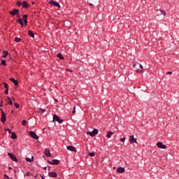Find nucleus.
I'll use <instances>...</instances> for the list:
<instances>
[{
    "label": "nucleus",
    "mask_w": 179,
    "mask_h": 179,
    "mask_svg": "<svg viewBox=\"0 0 179 179\" xmlns=\"http://www.w3.org/2000/svg\"><path fill=\"white\" fill-rule=\"evenodd\" d=\"M134 71L136 72H138V73H141L143 71V66H142V64L140 63H135L133 64Z\"/></svg>",
    "instance_id": "nucleus-1"
},
{
    "label": "nucleus",
    "mask_w": 179,
    "mask_h": 179,
    "mask_svg": "<svg viewBox=\"0 0 179 179\" xmlns=\"http://www.w3.org/2000/svg\"><path fill=\"white\" fill-rule=\"evenodd\" d=\"M19 12H20V10L19 9L14 8V9H13L12 11H9V14L11 16H16L17 15V17H19Z\"/></svg>",
    "instance_id": "nucleus-2"
},
{
    "label": "nucleus",
    "mask_w": 179,
    "mask_h": 179,
    "mask_svg": "<svg viewBox=\"0 0 179 179\" xmlns=\"http://www.w3.org/2000/svg\"><path fill=\"white\" fill-rule=\"evenodd\" d=\"M99 134V129H94L92 131L87 132V135H90V136H96Z\"/></svg>",
    "instance_id": "nucleus-3"
},
{
    "label": "nucleus",
    "mask_w": 179,
    "mask_h": 179,
    "mask_svg": "<svg viewBox=\"0 0 179 179\" xmlns=\"http://www.w3.org/2000/svg\"><path fill=\"white\" fill-rule=\"evenodd\" d=\"M50 5H52V6H57V8H61V5H59V3L55 1L54 0H51L49 1Z\"/></svg>",
    "instance_id": "nucleus-4"
},
{
    "label": "nucleus",
    "mask_w": 179,
    "mask_h": 179,
    "mask_svg": "<svg viewBox=\"0 0 179 179\" xmlns=\"http://www.w3.org/2000/svg\"><path fill=\"white\" fill-rule=\"evenodd\" d=\"M53 121H57L59 124H62L64 122V120H61L57 115H53Z\"/></svg>",
    "instance_id": "nucleus-5"
},
{
    "label": "nucleus",
    "mask_w": 179,
    "mask_h": 179,
    "mask_svg": "<svg viewBox=\"0 0 179 179\" xmlns=\"http://www.w3.org/2000/svg\"><path fill=\"white\" fill-rule=\"evenodd\" d=\"M157 146L159 149H166L167 148L166 145H164L163 143L160 141L157 143Z\"/></svg>",
    "instance_id": "nucleus-6"
},
{
    "label": "nucleus",
    "mask_w": 179,
    "mask_h": 179,
    "mask_svg": "<svg viewBox=\"0 0 179 179\" xmlns=\"http://www.w3.org/2000/svg\"><path fill=\"white\" fill-rule=\"evenodd\" d=\"M48 163L49 164H52L53 166H57V165L59 164V160H58V159H53L52 161H48Z\"/></svg>",
    "instance_id": "nucleus-7"
},
{
    "label": "nucleus",
    "mask_w": 179,
    "mask_h": 179,
    "mask_svg": "<svg viewBox=\"0 0 179 179\" xmlns=\"http://www.w3.org/2000/svg\"><path fill=\"white\" fill-rule=\"evenodd\" d=\"M48 176L51 178H57L58 177V175L57 174V172H55V171L49 172Z\"/></svg>",
    "instance_id": "nucleus-8"
},
{
    "label": "nucleus",
    "mask_w": 179,
    "mask_h": 179,
    "mask_svg": "<svg viewBox=\"0 0 179 179\" xmlns=\"http://www.w3.org/2000/svg\"><path fill=\"white\" fill-rule=\"evenodd\" d=\"M138 140L135 138L134 136H129V142L130 143H138Z\"/></svg>",
    "instance_id": "nucleus-9"
},
{
    "label": "nucleus",
    "mask_w": 179,
    "mask_h": 179,
    "mask_svg": "<svg viewBox=\"0 0 179 179\" xmlns=\"http://www.w3.org/2000/svg\"><path fill=\"white\" fill-rule=\"evenodd\" d=\"M8 156H9L10 159H11V160H13L14 162H17V158L16 157V156H15V155L10 153V152H8Z\"/></svg>",
    "instance_id": "nucleus-10"
},
{
    "label": "nucleus",
    "mask_w": 179,
    "mask_h": 179,
    "mask_svg": "<svg viewBox=\"0 0 179 179\" xmlns=\"http://www.w3.org/2000/svg\"><path fill=\"white\" fill-rule=\"evenodd\" d=\"M29 135H30L31 138H33V139H36V140L38 139V136L34 131H30Z\"/></svg>",
    "instance_id": "nucleus-11"
},
{
    "label": "nucleus",
    "mask_w": 179,
    "mask_h": 179,
    "mask_svg": "<svg viewBox=\"0 0 179 179\" xmlns=\"http://www.w3.org/2000/svg\"><path fill=\"white\" fill-rule=\"evenodd\" d=\"M1 121V122H5V121H6V114L3 111H2Z\"/></svg>",
    "instance_id": "nucleus-12"
},
{
    "label": "nucleus",
    "mask_w": 179,
    "mask_h": 179,
    "mask_svg": "<svg viewBox=\"0 0 179 179\" xmlns=\"http://www.w3.org/2000/svg\"><path fill=\"white\" fill-rule=\"evenodd\" d=\"M45 155L47 157H51V152L50 151V148H46L45 150Z\"/></svg>",
    "instance_id": "nucleus-13"
},
{
    "label": "nucleus",
    "mask_w": 179,
    "mask_h": 179,
    "mask_svg": "<svg viewBox=\"0 0 179 179\" xmlns=\"http://www.w3.org/2000/svg\"><path fill=\"white\" fill-rule=\"evenodd\" d=\"M67 150H70L71 152H78L76 148L72 145L67 146Z\"/></svg>",
    "instance_id": "nucleus-14"
},
{
    "label": "nucleus",
    "mask_w": 179,
    "mask_h": 179,
    "mask_svg": "<svg viewBox=\"0 0 179 179\" xmlns=\"http://www.w3.org/2000/svg\"><path fill=\"white\" fill-rule=\"evenodd\" d=\"M22 8H24L25 9L27 8H30V5H29V3H27V1H24L22 2Z\"/></svg>",
    "instance_id": "nucleus-15"
},
{
    "label": "nucleus",
    "mask_w": 179,
    "mask_h": 179,
    "mask_svg": "<svg viewBox=\"0 0 179 179\" xmlns=\"http://www.w3.org/2000/svg\"><path fill=\"white\" fill-rule=\"evenodd\" d=\"M117 172L120 173H125V169L124 167H119L117 169Z\"/></svg>",
    "instance_id": "nucleus-16"
},
{
    "label": "nucleus",
    "mask_w": 179,
    "mask_h": 179,
    "mask_svg": "<svg viewBox=\"0 0 179 179\" xmlns=\"http://www.w3.org/2000/svg\"><path fill=\"white\" fill-rule=\"evenodd\" d=\"M10 80H11L13 83H14L15 86H17L19 85V82H17V80H15L13 78H10Z\"/></svg>",
    "instance_id": "nucleus-17"
},
{
    "label": "nucleus",
    "mask_w": 179,
    "mask_h": 179,
    "mask_svg": "<svg viewBox=\"0 0 179 179\" xmlns=\"http://www.w3.org/2000/svg\"><path fill=\"white\" fill-rule=\"evenodd\" d=\"M27 17H28L27 15H24L22 16L23 22H24L25 25L27 24Z\"/></svg>",
    "instance_id": "nucleus-18"
},
{
    "label": "nucleus",
    "mask_w": 179,
    "mask_h": 179,
    "mask_svg": "<svg viewBox=\"0 0 179 179\" xmlns=\"http://www.w3.org/2000/svg\"><path fill=\"white\" fill-rule=\"evenodd\" d=\"M113 135H114V132L108 131L106 134V137L108 138V139H110V138H111Z\"/></svg>",
    "instance_id": "nucleus-19"
},
{
    "label": "nucleus",
    "mask_w": 179,
    "mask_h": 179,
    "mask_svg": "<svg viewBox=\"0 0 179 179\" xmlns=\"http://www.w3.org/2000/svg\"><path fill=\"white\" fill-rule=\"evenodd\" d=\"M17 22L19 23V24H20L22 27H23L24 24H23V20H22V18H19L18 20H17Z\"/></svg>",
    "instance_id": "nucleus-20"
},
{
    "label": "nucleus",
    "mask_w": 179,
    "mask_h": 179,
    "mask_svg": "<svg viewBox=\"0 0 179 179\" xmlns=\"http://www.w3.org/2000/svg\"><path fill=\"white\" fill-rule=\"evenodd\" d=\"M12 134H11V138L12 139H17V136L16 135V133H15V132H13V133H11Z\"/></svg>",
    "instance_id": "nucleus-21"
},
{
    "label": "nucleus",
    "mask_w": 179,
    "mask_h": 179,
    "mask_svg": "<svg viewBox=\"0 0 179 179\" xmlns=\"http://www.w3.org/2000/svg\"><path fill=\"white\" fill-rule=\"evenodd\" d=\"M34 159V157H33V156L31 157V158L27 157V158H26V162H29V163H31V162H33Z\"/></svg>",
    "instance_id": "nucleus-22"
},
{
    "label": "nucleus",
    "mask_w": 179,
    "mask_h": 179,
    "mask_svg": "<svg viewBox=\"0 0 179 179\" xmlns=\"http://www.w3.org/2000/svg\"><path fill=\"white\" fill-rule=\"evenodd\" d=\"M28 35L29 36V37L34 38V33H33V31H28Z\"/></svg>",
    "instance_id": "nucleus-23"
},
{
    "label": "nucleus",
    "mask_w": 179,
    "mask_h": 179,
    "mask_svg": "<svg viewBox=\"0 0 179 179\" xmlns=\"http://www.w3.org/2000/svg\"><path fill=\"white\" fill-rule=\"evenodd\" d=\"M8 100V104H10V106H13V102L12 101V99L9 98L8 96L7 97Z\"/></svg>",
    "instance_id": "nucleus-24"
},
{
    "label": "nucleus",
    "mask_w": 179,
    "mask_h": 179,
    "mask_svg": "<svg viewBox=\"0 0 179 179\" xmlns=\"http://www.w3.org/2000/svg\"><path fill=\"white\" fill-rule=\"evenodd\" d=\"M14 41H15V43H20L21 39L20 38L16 37L15 38Z\"/></svg>",
    "instance_id": "nucleus-25"
},
{
    "label": "nucleus",
    "mask_w": 179,
    "mask_h": 179,
    "mask_svg": "<svg viewBox=\"0 0 179 179\" xmlns=\"http://www.w3.org/2000/svg\"><path fill=\"white\" fill-rule=\"evenodd\" d=\"M57 58H59V59H64V56H62V54L59 53L57 54Z\"/></svg>",
    "instance_id": "nucleus-26"
},
{
    "label": "nucleus",
    "mask_w": 179,
    "mask_h": 179,
    "mask_svg": "<svg viewBox=\"0 0 179 179\" xmlns=\"http://www.w3.org/2000/svg\"><path fill=\"white\" fill-rule=\"evenodd\" d=\"M4 55L2 56V58H6L8 57V51H3Z\"/></svg>",
    "instance_id": "nucleus-27"
},
{
    "label": "nucleus",
    "mask_w": 179,
    "mask_h": 179,
    "mask_svg": "<svg viewBox=\"0 0 179 179\" xmlns=\"http://www.w3.org/2000/svg\"><path fill=\"white\" fill-rule=\"evenodd\" d=\"M22 125H23L24 127H26V124H27V122L26 121V120H22Z\"/></svg>",
    "instance_id": "nucleus-28"
},
{
    "label": "nucleus",
    "mask_w": 179,
    "mask_h": 179,
    "mask_svg": "<svg viewBox=\"0 0 179 179\" xmlns=\"http://www.w3.org/2000/svg\"><path fill=\"white\" fill-rule=\"evenodd\" d=\"M1 65H4V66H6V61L1 60Z\"/></svg>",
    "instance_id": "nucleus-29"
},
{
    "label": "nucleus",
    "mask_w": 179,
    "mask_h": 179,
    "mask_svg": "<svg viewBox=\"0 0 179 179\" xmlns=\"http://www.w3.org/2000/svg\"><path fill=\"white\" fill-rule=\"evenodd\" d=\"M3 85H4L5 89H8V83H3Z\"/></svg>",
    "instance_id": "nucleus-30"
},
{
    "label": "nucleus",
    "mask_w": 179,
    "mask_h": 179,
    "mask_svg": "<svg viewBox=\"0 0 179 179\" xmlns=\"http://www.w3.org/2000/svg\"><path fill=\"white\" fill-rule=\"evenodd\" d=\"M14 106L15 108H19V107H20V106L19 105V103H16V102H14Z\"/></svg>",
    "instance_id": "nucleus-31"
},
{
    "label": "nucleus",
    "mask_w": 179,
    "mask_h": 179,
    "mask_svg": "<svg viewBox=\"0 0 179 179\" xmlns=\"http://www.w3.org/2000/svg\"><path fill=\"white\" fill-rule=\"evenodd\" d=\"M17 6H22V5H23V3H22L21 1H17Z\"/></svg>",
    "instance_id": "nucleus-32"
},
{
    "label": "nucleus",
    "mask_w": 179,
    "mask_h": 179,
    "mask_svg": "<svg viewBox=\"0 0 179 179\" xmlns=\"http://www.w3.org/2000/svg\"><path fill=\"white\" fill-rule=\"evenodd\" d=\"M4 93L5 94H9V88L6 89Z\"/></svg>",
    "instance_id": "nucleus-33"
},
{
    "label": "nucleus",
    "mask_w": 179,
    "mask_h": 179,
    "mask_svg": "<svg viewBox=\"0 0 179 179\" xmlns=\"http://www.w3.org/2000/svg\"><path fill=\"white\" fill-rule=\"evenodd\" d=\"M75 113H76V106H73V110L72 111L73 114H75Z\"/></svg>",
    "instance_id": "nucleus-34"
},
{
    "label": "nucleus",
    "mask_w": 179,
    "mask_h": 179,
    "mask_svg": "<svg viewBox=\"0 0 179 179\" xmlns=\"http://www.w3.org/2000/svg\"><path fill=\"white\" fill-rule=\"evenodd\" d=\"M89 156H90L91 157H94V152H90V153H89Z\"/></svg>",
    "instance_id": "nucleus-35"
},
{
    "label": "nucleus",
    "mask_w": 179,
    "mask_h": 179,
    "mask_svg": "<svg viewBox=\"0 0 179 179\" xmlns=\"http://www.w3.org/2000/svg\"><path fill=\"white\" fill-rule=\"evenodd\" d=\"M161 13H162V15H164V16H166V11L164 10H161Z\"/></svg>",
    "instance_id": "nucleus-36"
},
{
    "label": "nucleus",
    "mask_w": 179,
    "mask_h": 179,
    "mask_svg": "<svg viewBox=\"0 0 179 179\" xmlns=\"http://www.w3.org/2000/svg\"><path fill=\"white\" fill-rule=\"evenodd\" d=\"M66 71L67 72H73V70L71 69H66Z\"/></svg>",
    "instance_id": "nucleus-37"
},
{
    "label": "nucleus",
    "mask_w": 179,
    "mask_h": 179,
    "mask_svg": "<svg viewBox=\"0 0 179 179\" xmlns=\"http://www.w3.org/2000/svg\"><path fill=\"white\" fill-rule=\"evenodd\" d=\"M120 142H123L124 143V142H125V137L120 138Z\"/></svg>",
    "instance_id": "nucleus-38"
},
{
    "label": "nucleus",
    "mask_w": 179,
    "mask_h": 179,
    "mask_svg": "<svg viewBox=\"0 0 179 179\" xmlns=\"http://www.w3.org/2000/svg\"><path fill=\"white\" fill-rule=\"evenodd\" d=\"M39 110L41 113H45V109L40 108Z\"/></svg>",
    "instance_id": "nucleus-39"
},
{
    "label": "nucleus",
    "mask_w": 179,
    "mask_h": 179,
    "mask_svg": "<svg viewBox=\"0 0 179 179\" xmlns=\"http://www.w3.org/2000/svg\"><path fill=\"white\" fill-rule=\"evenodd\" d=\"M6 131H8V134H12V130H10V129H7Z\"/></svg>",
    "instance_id": "nucleus-40"
},
{
    "label": "nucleus",
    "mask_w": 179,
    "mask_h": 179,
    "mask_svg": "<svg viewBox=\"0 0 179 179\" xmlns=\"http://www.w3.org/2000/svg\"><path fill=\"white\" fill-rule=\"evenodd\" d=\"M171 73H173V72H171V71H169L166 73L167 75H171Z\"/></svg>",
    "instance_id": "nucleus-41"
},
{
    "label": "nucleus",
    "mask_w": 179,
    "mask_h": 179,
    "mask_svg": "<svg viewBox=\"0 0 179 179\" xmlns=\"http://www.w3.org/2000/svg\"><path fill=\"white\" fill-rule=\"evenodd\" d=\"M9 176H8V175L4 174V178H8Z\"/></svg>",
    "instance_id": "nucleus-42"
},
{
    "label": "nucleus",
    "mask_w": 179,
    "mask_h": 179,
    "mask_svg": "<svg viewBox=\"0 0 179 179\" xmlns=\"http://www.w3.org/2000/svg\"><path fill=\"white\" fill-rule=\"evenodd\" d=\"M90 6H93V4L92 3H89Z\"/></svg>",
    "instance_id": "nucleus-43"
},
{
    "label": "nucleus",
    "mask_w": 179,
    "mask_h": 179,
    "mask_svg": "<svg viewBox=\"0 0 179 179\" xmlns=\"http://www.w3.org/2000/svg\"><path fill=\"white\" fill-rule=\"evenodd\" d=\"M44 170H47V166L43 167Z\"/></svg>",
    "instance_id": "nucleus-44"
},
{
    "label": "nucleus",
    "mask_w": 179,
    "mask_h": 179,
    "mask_svg": "<svg viewBox=\"0 0 179 179\" xmlns=\"http://www.w3.org/2000/svg\"><path fill=\"white\" fill-rule=\"evenodd\" d=\"M48 170H51V166H48Z\"/></svg>",
    "instance_id": "nucleus-45"
},
{
    "label": "nucleus",
    "mask_w": 179,
    "mask_h": 179,
    "mask_svg": "<svg viewBox=\"0 0 179 179\" xmlns=\"http://www.w3.org/2000/svg\"><path fill=\"white\" fill-rule=\"evenodd\" d=\"M11 99L13 100V101H15V98L14 97H11Z\"/></svg>",
    "instance_id": "nucleus-46"
},
{
    "label": "nucleus",
    "mask_w": 179,
    "mask_h": 179,
    "mask_svg": "<svg viewBox=\"0 0 179 179\" xmlns=\"http://www.w3.org/2000/svg\"><path fill=\"white\" fill-rule=\"evenodd\" d=\"M0 110H1V114H2V111H3V110L2 108H1Z\"/></svg>",
    "instance_id": "nucleus-47"
},
{
    "label": "nucleus",
    "mask_w": 179,
    "mask_h": 179,
    "mask_svg": "<svg viewBox=\"0 0 179 179\" xmlns=\"http://www.w3.org/2000/svg\"><path fill=\"white\" fill-rule=\"evenodd\" d=\"M41 178H42V179H45L43 176H41Z\"/></svg>",
    "instance_id": "nucleus-48"
},
{
    "label": "nucleus",
    "mask_w": 179,
    "mask_h": 179,
    "mask_svg": "<svg viewBox=\"0 0 179 179\" xmlns=\"http://www.w3.org/2000/svg\"><path fill=\"white\" fill-rule=\"evenodd\" d=\"M7 179H12V178H9V177H8V178H7Z\"/></svg>",
    "instance_id": "nucleus-49"
},
{
    "label": "nucleus",
    "mask_w": 179,
    "mask_h": 179,
    "mask_svg": "<svg viewBox=\"0 0 179 179\" xmlns=\"http://www.w3.org/2000/svg\"><path fill=\"white\" fill-rule=\"evenodd\" d=\"M11 113H13V110H12Z\"/></svg>",
    "instance_id": "nucleus-50"
},
{
    "label": "nucleus",
    "mask_w": 179,
    "mask_h": 179,
    "mask_svg": "<svg viewBox=\"0 0 179 179\" xmlns=\"http://www.w3.org/2000/svg\"><path fill=\"white\" fill-rule=\"evenodd\" d=\"M9 169H10V170L12 168L9 167Z\"/></svg>",
    "instance_id": "nucleus-51"
},
{
    "label": "nucleus",
    "mask_w": 179,
    "mask_h": 179,
    "mask_svg": "<svg viewBox=\"0 0 179 179\" xmlns=\"http://www.w3.org/2000/svg\"><path fill=\"white\" fill-rule=\"evenodd\" d=\"M32 3H34V2H32Z\"/></svg>",
    "instance_id": "nucleus-52"
}]
</instances>
